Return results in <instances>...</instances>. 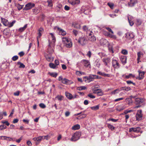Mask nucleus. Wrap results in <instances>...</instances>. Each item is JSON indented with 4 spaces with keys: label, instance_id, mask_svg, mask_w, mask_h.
<instances>
[{
    "label": "nucleus",
    "instance_id": "nucleus-27",
    "mask_svg": "<svg viewBox=\"0 0 146 146\" xmlns=\"http://www.w3.org/2000/svg\"><path fill=\"white\" fill-rule=\"evenodd\" d=\"M94 77L93 75H90L88 77V82H90L91 81H93L94 80Z\"/></svg>",
    "mask_w": 146,
    "mask_h": 146
},
{
    "label": "nucleus",
    "instance_id": "nucleus-42",
    "mask_svg": "<svg viewBox=\"0 0 146 146\" xmlns=\"http://www.w3.org/2000/svg\"><path fill=\"white\" fill-rule=\"evenodd\" d=\"M63 96L61 95H58L55 98V99H57L58 100L60 101L62 100Z\"/></svg>",
    "mask_w": 146,
    "mask_h": 146
},
{
    "label": "nucleus",
    "instance_id": "nucleus-56",
    "mask_svg": "<svg viewBox=\"0 0 146 146\" xmlns=\"http://www.w3.org/2000/svg\"><path fill=\"white\" fill-rule=\"evenodd\" d=\"M1 122L3 124H5L7 126H9L10 124L9 123L8 121H2Z\"/></svg>",
    "mask_w": 146,
    "mask_h": 146
},
{
    "label": "nucleus",
    "instance_id": "nucleus-30",
    "mask_svg": "<svg viewBox=\"0 0 146 146\" xmlns=\"http://www.w3.org/2000/svg\"><path fill=\"white\" fill-rule=\"evenodd\" d=\"M49 34L51 35V37L52 38V40L53 42V44H54L56 41L55 38L54 36V34L52 33H49Z\"/></svg>",
    "mask_w": 146,
    "mask_h": 146
},
{
    "label": "nucleus",
    "instance_id": "nucleus-22",
    "mask_svg": "<svg viewBox=\"0 0 146 146\" xmlns=\"http://www.w3.org/2000/svg\"><path fill=\"white\" fill-rule=\"evenodd\" d=\"M82 61L84 62V66L86 67H88L90 65V63L89 61L85 59L83 60Z\"/></svg>",
    "mask_w": 146,
    "mask_h": 146
},
{
    "label": "nucleus",
    "instance_id": "nucleus-49",
    "mask_svg": "<svg viewBox=\"0 0 146 146\" xmlns=\"http://www.w3.org/2000/svg\"><path fill=\"white\" fill-rule=\"evenodd\" d=\"M107 41L106 39H102L100 41V43H102L103 45L105 44Z\"/></svg>",
    "mask_w": 146,
    "mask_h": 146
},
{
    "label": "nucleus",
    "instance_id": "nucleus-28",
    "mask_svg": "<svg viewBox=\"0 0 146 146\" xmlns=\"http://www.w3.org/2000/svg\"><path fill=\"white\" fill-rule=\"evenodd\" d=\"M48 74H49L51 76L54 78H56L58 75L57 73L56 72H50L48 73Z\"/></svg>",
    "mask_w": 146,
    "mask_h": 146
},
{
    "label": "nucleus",
    "instance_id": "nucleus-47",
    "mask_svg": "<svg viewBox=\"0 0 146 146\" xmlns=\"http://www.w3.org/2000/svg\"><path fill=\"white\" fill-rule=\"evenodd\" d=\"M15 21H13L11 23H9V25L8 26L9 27H12L13 26L14 24L15 23Z\"/></svg>",
    "mask_w": 146,
    "mask_h": 146
},
{
    "label": "nucleus",
    "instance_id": "nucleus-33",
    "mask_svg": "<svg viewBox=\"0 0 146 146\" xmlns=\"http://www.w3.org/2000/svg\"><path fill=\"white\" fill-rule=\"evenodd\" d=\"M27 24H26L24 25V26L23 27L20 28L19 29V31L20 32H22L24 31L27 28Z\"/></svg>",
    "mask_w": 146,
    "mask_h": 146
},
{
    "label": "nucleus",
    "instance_id": "nucleus-2",
    "mask_svg": "<svg viewBox=\"0 0 146 146\" xmlns=\"http://www.w3.org/2000/svg\"><path fill=\"white\" fill-rule=\"evenodd\" d=\"M87 41V37L85 35H82L79 38L78 42L82 45L84 46L86 44Z\"/></svg>",
    "mask_w": 146,
    "mask_h": 146
},
{
    "label": "nucleus",
    "instance_id": "nucleus-18",
    "mask_svg": "<svg viewBox=\"0 0 146 146\" xmlns=\"http://www.w3.org/2000/svg\"><path fill=\"white\" fill-rule=\"evenodd\" d=\"M139 80H141L143 78L145 74V72H144L139 71Z\"/></svg>",
    "mask_w": 146,
    "mask_h": 146
},
{
    "label": "nucleus",
    "instance_id": "nucleus-52",
    "mask_svg": "<svg viewBox=\"0 0 146 146\" xmlns=\"http://www.w3.org/2000/svg\"><path fill=\"white\" fill-rule=\"evenodd\" d=\"M18 56L17 55L13 56L12 58V59L14 61L17 60L18 59Z\"/></svg>",
    "mask_w": 146,
    "mask_h": 146
},
{
    "label": "nucleus",
    "instance_id": "nucleus-23",
    "mask_svg": "<svg viewBox=\"0 0 146 146\" xmlns=\"http://www.w3.org/2000/svg\"><path fill=\"white\" fill-rule=\"evenodd\" d=\"M44 29L42 28H40L38 30V36H37L38 38H40L42 36V34L43 32Z\"/></svg>",
    "mask_w": 146,
    "mask_h": 146
},
{
    "label": "nucleus",
    "instance_id": "nucleus-41",
    "mask_svg": "<svg viewBox=\"0 0 146 146\" xmlns=\"http://www.w3.org/2000/svg\"><path fill=\"white\" fill-rule=\"evenodd\" d=\"M33 11L34 14L36 15L39 13L38 11V8H35L32 9Z\"/></svg>",
    "mask_w": 146,
    "mask_h": 146
},
{
    "label": "nucleus",
    "instance_id": "nucleus-8",
    "mask_svg": "<svg viewBox=\"0 0 146 146\" xmlns=\"http://www.w3.org/2000/svg\"><path fill=\"white\" fill-rule=\"evenodd\" d=\"M89 35L90 37H89V40L90 41L92 42H94L96 41V38L91 31H90V33H89Z\"/></svg>",
    "mask_w": 146,
    "mask_h": 146
},
{
    "label": "nucleus",
    "instance_id": "nucleus-7",
    "mask_svg": "<svg viewBox=\"0 0 146 146\" xmlns=\"http://www.w3.org/2000/svg\"><path fill=\"white\" fill-rule=\"evenodd\" d=\"M135 35L133 33L130 32H128L125 34V37L128 40H131L133 38Z\"/></svg>",
    "mask_w": 146,
    "mask_h": 146
},
{
    "label": "nucleus",
    "instance_id": "nucleus-64",
    "mask_svg": "<svg viewBox=\"0 0 146 146\" xmlns=\"http://www.w3.org/2000/svg\"><path fill=\"white\" fill-rule=\"evenodd\" d=\"M55 64L57 66L59 64V61L57 60H56L55 61Z\"/></svg>",
    "mask_w": 146,
    "mask_h": 146
},
{
    "label": "nucleus",
    "instance_id": "nucleus-60",
    "mask_svg": "<svg viewBox=\"0 0 146 146\" xmlns=\"http://www.w3.org/2000/svg\"><path fill=\"white\" fill-rule=\"evenodd\" d=\"M92 55V53L90 51H88L87 53V55L90 58Z\"/></svg>",
    "mask_w": 146,
    "mask_h": 146
},
{
    "label": "nucleus",
    "instance_id": "nucleus-46",
    "mask_svg": "<svg viewBox=\"0 0 146 146\" xmlns=\"http://www.w3.org/2000/svg\"><path fill=\"white\" fill-rule=\"evenodd\" d=\"M86 114H82V115L79 116L77 118V119H80L84 118L85 117H86Z\"/></svg>",
    "mask_w": 146,
    "mask_h": 146
},
{
    "label": "nucleus",
    "instance_id": "nucleus-44",
    "mask_svg": "<svg viewBox=\"0 0 146 146\" xmlns=\"http://www.w3.org/2000/svg\"><path fill=\"white\" fill-rule=\"evenodd\" d=\"M52 0H48L47 2L48 3V5L49 7H52Z\"/></svg>",
    "mask_w": 146,
    "mask_h": 146
},
{
    "label": "nucleus",
    "instance_id": "nucleus-55",
    "mask_svg": "<svg viewBox=\"0 0 146 146\" xmlns=\"http://www.w3.org/2000/svg\"><path fill=\"white\" fill-rule=\"evenodd\" d=\"M73 34L75 36H76L78 34V32L76 30H73L72 31Z\"/></svg>",
    "mask_w": 146,
    "mask_h": 146
},
{
    "label": "nucleus",
    "instance_id": "nucleus-36",
    "mask_svg": "<svg viewBox=\"0 0 146 146\" xmlns=\"http://www.w3.org/2000/svg\"><path fill=\"white\" fill-rule=\"evenodd\" d=\"M49 67L53 69H55L56 68L57 66L53 63H50L49 64Z\"/></svg>",
    "mask_w": 146,
    "mask_h": 146
},
{
    "label": "nucleus",
    "instance_id": "nucleus-11",
    "mask_svg": "<svg viewBox=\"0 0 146 146\" xmlns=\"http://www.w3.org/2000/svg\"><path fill=\"white\" fill-rule=\"evenodd\" d=\"M128 19L129 25L131 26H132L134 24L133 18L131 16L128 17Z\"/></svg>",
    "mask_w": 146,
    "mask_h": 146
},
{
    "label": "nucleus",
    "instance_id": "nucleus-24",
    "mask_svg": "<svg viewBox=\"0 0 146 146\" xmlns=\"http://www.w3.org/2000/svg\"><path fill=\"white\" fill-rule=\"evenodd\" d=\"M137 54L138 56L137 58V62L138 63L139 62V60L141 56H143V54L142 52H139L137 53Z\"/></svg>",
    "mask_w": 146,
    "mask_h": 146
},
{
    "label": "nucleus",
    "instance_id": "nucleus-10",
    "mask_svg": "<svg viewBox=\"0 0 146 146\" xmlns=\"http://www.w3.org/2000/svg\"><path fill=\"white\" fill-rule=\"evenodd\" d=\"M140 128L139 127L136 128H131L129 129V131L130 132L133 131L135 132L138 133L140 131Z\"/></svg>",
    "mask_w": 146,
    "mask_h": 146
},
{
    "label": "nucleus",
    "instance_id": "nucleus-43",
    "mask_svg": "<svg viewBox=\"0 0 146 146\" xmlns=\"http://www.w3.org/2000/svg\"><path fill=\"white\" fill-rule=\"evenodd\" d=\"M86 89V87L85 86H81L77 88V89L79 90H85Z\"/></svg>",
    "mask_w": 146,
    "mask_h": 146
},
{
    "label": "nucleus",
    "instance_id": "nucleus-45",
    "mask_svg": "<svg viewBox=\"0 0 146 146\" xmlns=\"http://www.w3.org/2000/svg\"><path fill=\"white\" fill-rule=\"evenodd\" d=\"M108 6L111 9H113L114 7V4L111 3H108L107 4Z\"/></svg>",
    "mask_w": 146,
    "mask_h": 146
},
{
    "label": "nucleus",
    "instance_id": "nucleus-59",
    "mask_svg": "<svg viewBox=\"0 0 146 146\" xmlns=\"http://www.w3.org/2000/svg\"><path fill=\"white\" fill-rule=\"evenodd\" d=\"M112 34H110L108 33H107L106 34V35L107 36H109L111 38H112V37L114 35Z\"/></svg>",
    "mask_w": 146,
    "mask_h": 146
},
{
    "label": "nucleus",
    "instance_id": "nucleus-35",
    "mask_svg": "<svg viewBox=\"0 0 146 146\" xmlns=\"http://www.w3.org/2000/svg\"><path fill=\"white\" fill-rule=\"evenodd\" d=\"M69 81H70L68 79L64 78H63L62 80V82L63 84H68Z\"/></svg>",
    "mask_w": 146,
    "mask_h": 146
},
{
    "label": "nucleus",
    "instance_id": "nucleus-53",
    "mask_svg": "<svg viewBox=\"0 0 146 146\" xmlns=\"http://www.w3.org/2000/svg\"><path fill=\"white\" fill-rule=\"evenodd\" d=\"M39 106L41 108L44 109L46 108L45 105L43 103H40L39 104Z\"/></svg>",
    "mask_w": 146,
    "mask_h": 146
},
{
    "label": "nucleus",
    "instance_id": "nucleus-62",
    "mask_svg": "<svg viewBox=\"0 0 146 146\" xmlns=\"http://www.w3.org/2000/svg\"><path fill=\"white\" fill-rule=\"evenodd\" d=\"M127 83L128 84H132L133 85H135V83H133V82L131 80H128L126 81Z\"/></svg>",
    "mask_w": 146,
    "mask_h": 146
},
{
    "label": "nucleus",
    "instance_id": "nucleus-16",
    "mask_svg": "<svg viewBox=\"0 0 146 146\" xmlns=\"http://www.w3.org/2000/svg\"><path fill=\"white\" fill-rule=\"evenodd\" d=\"M137 3L136 0H130V1L128 3V5L130 7H133Z\"/></svg>",
    "mask_w": 146,
    "mask_h": 146
},
{
    "label": "nucleus",
    "instance_id": "nucleus-37",
    "mask_svg": "<svg viewBox=\"0 0 146 146\" xmlns=\"http://www.w3.org/2000/svg\"><path fill=\"white\" fill-rule=\"evenodd\" d=\"M120 91V90L118 89H117L112 91L111 92V95L115 94L118 93Z\"/></svg>",
    "mask_w": 146,
    "mask_h": 146
},
{
    "label": "nucleus",
    "instance_id": "nucleus-38",
    "mask_svg": "<svg viewBox=\"0 0 146 146\" xmlns=\"http://www.w3.org/2000/svg\"><path fill=\"white\" fill-rule=\"evenodd\" d=\"M96 94H97L99 96H102L103 95L102 91L100 89H99V90L98 91Z\"/></svg>",
    "mask_w": 146,
    "mask_h": 146
},
{
    "label": "nucleus",
    "instance_id": "nucleus-63",
    "mask_svg": "<svg viewBox=\"0 0 146 146\" xmlns=\"http://www.w3.org/2000/svg\"><path fill=\"white\" fill-rule=\"evenodd\" d=\"M88 96L89 98H95V96L91 94H90L88 95Z\"/></svg>",
    "mask_w": 146,
    "mask_h": 146
},
{
    "label": "nucleus",
    "instance_id": "nucleus-34",
    "mask_svg": "<svg viewBox=\"0 0 146 146\" xmlns=\"http://www.w3.org/2000/svg\"><path fill=\"white\" fill-rule=\"evenodd\" d=\"M17 64L19 65V68H24L25 67V66L23 63H21L20 62H17Z\"/></svg>",
    "mask_w": 146,
    "mask_h": 146
},
{
    "label": "nucleus",
    "instance_id": "nucleus-4",
    "mask_svg": "<svg viewBox=\"0 0 146 146\" xmlns=\"http://www.w3.org/2000/svg\"><path fill=\"white\" fill-rule=\"evenodd\" d=\"M112 66L115 69H118L120 67V65L118 61L115 59H113L112 61Z\"/></svg>",
    "mask_w": 146,
    "mask_h": 146
},
{
    "label": "nucleus",
    "instance_id": "nucleus-14",
    "mask_svg": "<svg viewBox=\"0 0 146 146\" xmlns=\"http://www.w3.org/2000/svg\"><path fill=\"white\" fill-rule=\"evenodd\" d=\"M45 57L46 60L48 62H52L53 60V58L51 57V56L50 54L46 55Z\"/></svg>",
    "mask_w": 146,
    "mask_h": 146
},
{
    "label": "nucleus",
    "instance_id": "nucleus-15",
    "mask_svg": "<svg viewBox=\"0 0 146 146\" xmlns=\"http://www.w3.org/2000/svg\"><path fill=\"white\" fill-rule=\"evenodd\" d=\"M42 137L40 136L37 137H34L33 138V140L35 141H36L38 142H36V145H37L42 139Z\"/></svg>",
    "mask_w": 146,
    "mask_h": 146
},
{
    "label": "nucleus",
    "instance_id": "nucleus-17",
    "mask_svg": "<svg viewBox=\"0 0 146 146\" xmlns=\"http://www.w3.org/2000/svg\"><path fill=\"white\" fill-rule=\"evenodd\" d=\"M110 58H104L103 59L102 61L104 63L105 65L106 66H108V63L110 62Z\"/></svg>",
    "mask_w": 146,
    "mask_h": 146
},
{
    "label": "nucleus",
    "instance_id": "nucleus-32",
    "mask_svg": "<svg viewBox=\"0 0 146 146\" xmlns=\"http://www.w3.org/2000/svg\"><path fill=\"white\" fill-rule=\"evenodd\" d=\"M99 105H97L91 107L90 108L93 110H97L99 109Z\"/></svg>",
    "mask_w": 146,
    "mask_h": 146
},
{
    "label": "nucleus",
    "instance_id": "nucleus-12",
    "mask_svg": "<svg viewBox=\"0 0 146 146\" xmlns=\"http://www.w3.org/2000/svg\"><path fill=\"white\" fill-rule=\"evenodd\" d=\"M120 60L122 63L124 65L127 62V57L125 56H121L120 57Z\"/></svg>",
    "mask_w": 146,
    "mask_h": 146
},
{
    "label": "nucleus",
    "instance_id": "nucleus-51",
    "mask_svg": "<svg viewBox=\"0 0 146 146\" xmlns=\"http://www.w3.org/2000/svg\"><path fill=\"white\" fill-rule=\"evenodd\" d=\"M7 128V127L6 125H0V130H2L3 129H5Z\"/></svg>",
    "mask_w": 146,
    "mask_h": 146
},
{
    "label": "nucleus",
    "instance_id": "nucleus-39",
    "mask_svg": "<svg viewBox=\"0 0 146 146\" xmlns=\"http://www.w3.org/2000/svg\"><path fill=\"white\" fill-rule=\"evenodd\" d=\"M108 127L109 129H111L112 131L114 130L115 129V127L112 125L108 124Z\"/></svg>",
    "mask_w": 146,
    "mask_h": 146
},
{
    "label": "nucleus",
    "instance_id": "nucleus-31",
    "mask_svg": "<svg viewBox=\"0 0 146 146\" xmlns=\"http://www.w3.org/2000/svg\"><path fill=\"white\" fill-rule=\"evenodd\" d=\"M80 128V126L78 124H77L73 126L72 127V129L74 130H77Z\"/></svg>",
    "mask_w": 146,
    "mask_h": 146
},
{
    "label": "nucleus",
    "instance_id": "nucleus-48",
    "mask_svg": "<svg viewBox=\"0 0 146 146\" xmlns=\"http://www.w3.org/2000/svg\"><path fill=\"white\" fill-rule=\"evenodd\" d=\"M121 53L124 55H127L128 54V51L126 50L122 49L121 50Z\"/></svg>",
    "mask_w": 146,
    "mask_h": 146
},
{
    "label": "nucleus",
    "instance_id": "nucleus-5",
    "mask_svg": "<svg viewBox=\"0 0 146 146\" xmlns=\"http://www.w3.org/2000/svg\"><path fill=\"white\" fill-rule=\"evenodd\" d=\"M35 4L34 3L29 2L25 5V7L23 9V10L27 11L30 9L35 6Z\"/></svg>",
    "mask_w": 146,
    "mask_h": 146
},
{
    "label": "nucleus",
    "instance_id": "nucleus-29",
    "mask_svg": "<svg viewBox=\"0 0 146 146\" xmlns=\"http://www.w3.org/2000/svg\"><path fill=\"white\" fill-rule=\"evenodd\" d=\"M15 6L17 8L18 10L19 11H20L23 8L24 5H21L19 4V3H18L16 4L15 5Z\"/></svg>",
    "mask_w": 146,
    "mask_h": 146
},
{
    "label": "nucleus",
    "instance_id": "nucleus-1",
    "mask_svg": "<svg viewBox=\"0 0 146 146\" xmlns=\"http://www.w3.org/2000/svg\"><path fill=\"white\" fill-rule=\"evenodd\" d=\"M62 41L64 43V45L66 47L71 48L72 46V43L71 40L68 38L63 37L62 38Z\"/></svg>",
    "mask_w": 146,
    "mask_h": 146
},
{
    "label": "nucleus",
    "instance_id": "nucleus-9",
    "mask_svg": "<svg viewBox=\"0 0 146 146\" xmlns=\"http://www.w3.org/2000/svg\"><path fill=\"white\" fill-rule=\"evenodd\" d=\"M69 3L72 5H78L80 3V0H68Z\"/></svg>",
    "mask_w": 146,
    "mask_h": 146
},
{
    "label": "nucleus",
    "instance_id": "nucleus-40",
    "mask_svg": "<svg viewBox=\"0 0 146 146\" xmlns=\"http://www.w3.org/2000/svg\"><path fill=\"white\" fill-rule=\"evenodd\" d=\"M74 26V27L76 29H79L81 27L80 25L77 23H75Z\"/></svg>",
    "mask_w": 146,
    "mask_h": 146
},
{
    "label": "nucleus",
    "instance_id": "nucleus-26",
    "mask_svg": "<svg viewBox=\"0 0 146 146\" xmlns=\"http://www.w3.org/2000/svg\"><path fill=\"white\" fill-rule=\"evenodd\" d=\"M121 90H125V91H128L130 90L131 88L129 87H121L120 88Z\"/></svg>",
    "mask_w": 146,
    "mask_h": 146
},
{
    "label": "nucleus",
    "instance_id": "nucleus-19",
    "mask_svg": "<svg viewBox=\"0 0 146 146\" xmlns=\"http://www.w3.org/2000/svg\"><path fill=\"white\" fill-rule=\"evenodd\" d=\"M65 94L66 97L69 100H71L73 98L72 95L68 92H66Z\"/></svg>",
    "mask_w": 146,
    "mask_h": 146
},
{
    "label": "nucleus",
    "instance_id": "nucleus-6",
    "mask_svg": "<svg viewBox=\"0 0 146 146\" xmlns=\"http://www.w3.org/2000/svg\"><path fill=\"white\" fill-rule=\"evenodd\" d=\"M142 112V111L141 110H137L135 115L137 120L139 121L142 119L143 116Z\"/></svg>",
    "mask_w": 146,
    "mask_h": 146
},
{
    "label": "nucleus",
    "instance_id": "nucleus-50",
    "mask_svg": "<svg viewBox=\"0 0 146 146\" xmlns=\"http://www.w3.org/2000/svg\"><path fill=\"white\" fill-rule=\"evenodd\" d=\"M83 29L84 31L88 32V27L86 25L83 26Z\"/></svg>",
    "mask_w": 146,
    "mask_h": 146
},
{
    "label": "nucleus",
    "instance_id": "nucleus-21",
    "mask_svg": "<svg viewBox=\"0 0 146 146\" xmlns=\"http://www.w3.org/2000/svg\"><path fill=\"white\" fill-rule=\"evenodd\" d=\"M135 101L137 104H140L143 102V100L142 99L138 98L135 99Z\"/></svg>",
    "mask_w": 146,
    "mask_h": 146
},
{
    "label": "nucleus",
    "instance_id": "nucleus-13",
    "mask_svg": "<svg viewBox=\"0 0 146 146\" xmlns=\"http://www.w3.org/2000/svg\"><path fill=\"white\" fill-rule=\"evenodd\" d=\"M1 20L2 23L4 25L6 26H8L9 25V22L7 19L1 17Z\"/></svg>",
    "mask_w": 146,
    "mask_h": 146
},
{
    "label": "nucleus",
    "instance_id": "nucleus-54",
    "mask_svg": "<svg viewBox=\"0 0 146 146\" xmlns=\"http://www.w3.org/2000/svg\"><path fill=\"white\" fill-rule=\"evenodd\" d=\"M106 29H107L109 32H110L111 34H113V31L110 28L108 27H106Z\"/></svg>",
    "mask_w": 146,
    "mask_h": 146
},
{
    "label": "nucleus",
    "instance_id": "nucleus-3",
    "mask_svg": "<svg viewBox=\"0 0 146 146\" xmlns=\"http://www.w3.org/2000/svg\"><path fill=\"white\" fill-rule=\"evenodd\" d=\"M81 135V133L80 132H76L73 134L70 140L71 141H76L79 139Z\"/></svg>",
    "mask_w": 146,
    "mask_h": 146
},
{
    "label": "nucleus",
    "instance_id": "nucleus-57",
    "mask_svg": "<svg viewBox=\"0 0 146 146\" xmlns=\"http://www.w3.org/2000/svg\"><path fill=\"white\" fill-rule=\"evenodd\" d=\"M102 76L104 77H110V74H106L103 72Z\"/></svg>",
    "mask_w": 146,
    "mask_h": 146
},
{
    "label": "nucleus",
    "instance_id": "nucleus-25",
    "mask_svg": "<svg viewBox=\"0 0 146 146\" xmlns=\"http://www.w3.org/2000/svg\"><path fill=\"white\" fill-rule=\"evenodd\" d=\"M95 63L96 66H97L98 68L100 67L101 64L100 60L99 59H97L95 61Z\"/></svg>",
    "mask_w": 146,
    "mask_h": 146
},
{
    "label": "nucleus",
    "instance_id": "nucleus-20",
    "mask_svg": "<svg viewBox=\"0 0 146 146\" xmlns=\"http://www.w3.org/2000/svg\"><path fill=\"white\" fill-rule=\"evenodd\" d=\"M58 30L59 31V34L60 35H61L63 36L65 35L66 34V31L63 30L59 28V27L58 28Z\"/></svg>",
    "mask_w": 146,
    "mask_h": 146
},
{
    "label": "nucleus",
    "instance_id": "nucleus-61",
    "mask_svg": "<svg viewBox=\"0 0 146 146\" xmlns=\"http://www.w3.org/2000/svg\"><path fill=\"white\" fill-rule=\"evenodd\" d=\"M25 53L23 51H21L18 54L20 56V57H22L24 55Z\"/></svg>",
    "mask_w": 146,
    "mask_h": 146
},
{
    "label": "nucleus",
    "instance_id": "nucleus-58",
    "mask_svg": "<svg viewBox=\"0 0 146 146\" xmlns=\"http://www.w3.org/2000/svg\"><path fill=\"white\" fill-rule=\"evenodd\" d=\"M108 121H111L113 122H115L118 120V119H115L113 118H110L108 119Z\"/></svg>",
    "mask_w": 146,
    "mask_h": 146
}]
</instances>
